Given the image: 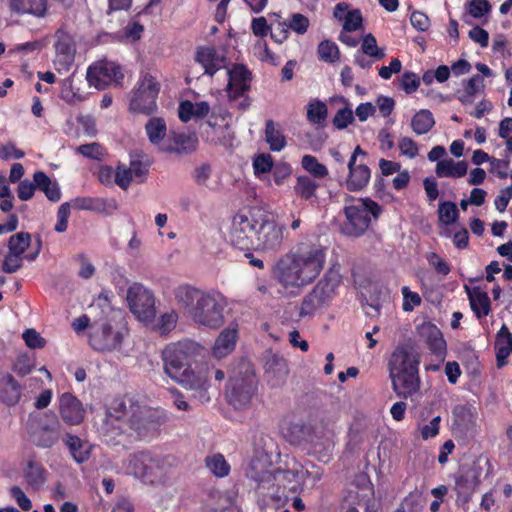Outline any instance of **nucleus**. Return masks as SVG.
<instances>
[{
	"label": "nucleus",
	"mask_w": 512,
	"mask_h": 512,
	"mask_svg": "<svg viewBox=\"0 0 512 512\" xmlns=\"http://www.w3.org/2000/svg\"><path fill=\"white\" fill-rule=\"evenodd\" d=\"M322 468L313 463L304 466L295 458L286 467L274 468L270 456L258 452L250 461L246 475L255 482L256 493L264 499H287L289 493H300L305 485L315 487L323 477Z\"/></svg>",
	"instance_id": "obj_1"
},
{
	"label": "nucleus",
	"mask_w": 512,
	"mask_h": 512,
	"mask_svg": "<svg viewBox=\"0 0 512 512\" xmlns=\"http://www.w3.org/2000/svg\"><path fill=\"white\" fill-rule=\"evenodd\" d=\"M165 422L164 414L141 405L134 397L113 399L105 407V415L98 430L107 443H118V437L133 430L140 438L154 437Z\"/></svg>",
	"instance_id": "obj_2"
},
{
	"label": "nucleus",
	"mask_w": 512,
	"mask_h": 512,
	"mask_svg": "<svg viewBox=\"0 0 512 512\" xmlns=\"http://www.w3.org/2000/svg\"><path fill=\"white\" fill-rule=\"evenodd\" d=\"M207 350L200 343L183 339L168 344L162 353L165 373L185 389L199 391L208 401L210 366L205 361Z\"/></svg>",
	"instance_id": "obj_3"
},
{
	"label": "nucleus",
	"mask_w": 512,
	"mask_h": 512,
	"mask_svg": "<svg viewBox=\"0 0 512 512\" xmlns=\"http://www.w3.org/2000/svg\"><path fill=\"white\" fill-rule=\"evenodd\" d=\"M283 238L282 227L264 210L253 207L237 213L232 219L230 241L244 256H252L250 250L272 251Z\"/></svg>",
	"instance_id": "obj_4"
},
{
	"label": "nucleus",
	"mask_w": 512,
	"mask_h": 512,
	"mask_svg": "<svg viewBox=\"0 0 512 512\" xmlns=\"http://www.w3.org/2000/svg\"><path fill=\"white\" fill-rule=\"evenodd\" d=\"M129 336V328L121 311H113L108 317L94 321L89 329L90 346L99 352L122 353Z\"/></svg>",
	"instance_id": "obj_5"
},
{
	"label": "nucleus",
	"mask_w": 512,
	"mask_h": 512,
	"mask_svg": "<svg viewBox=\"0 0 512 512\" xmlns=\"http://www.w3.org/2000/svg\"><path fill=\"white\" fill-rule=\"evenodd\" d=\"M418 365L416 354L405 347H397L391 353L388 370L393 390L397 395L407 398L418 390Z\"/></svg>",
	"instance_id": "obj_6"
},
{
	"label": "nucleus",
	"mask_w": 512,
	"mask_h": 512,
	"mask_svg": "<svg viewBox=\"0 0 512 512\" xmlns=\"http://www.w3.org/2000/svg\"><path fill=\"white\" fill-rule=\"evenodd\" d=\"M170 468L169 457H161L151 451L133 453L123 462V470L127 475L150 485L166 483L170 476Z\"/></svg>",
	"instance_id": "obj_7"
},
{
	"label": "nucleus",
	"mask_w": 512,
	"mask_h": 512,
	"mask_svg": "<svg viewBox=\"0 0 512 512\" xmlns=\"http://www.w3.org/2000/svg\"><path fill=\"white\" fill-rule=\"evenodd\" d=\"M322 268V258H279L274 275L283 286L299 288L312 282Z\"/></svg>",
	"instance_id": "obj_8"
},
{
	"label": "nucleus",
	"mask_w": 512,
	"mask_h": 512,
	"mask_svg": "<svg viewBox=\"0 0 512 512\" xmlns=\"http://www.w3.org/2000/svg\"><path fill=\"white\" fill-rule=\"evenodd\" d=\"M292 444H305L307 452L320 461H327L334 449V433L330 430L315 428L310 431L303 424H291L287 434Z\"/></svg>",
	"instance_id": "obj_9"
},
{
	"label": "nucleus",
	"mask_w": 512,
	"mask_h": 512,
	"mask_svg": "<svg viewBox=\"0 0 512 512\" xmlns=\"http://www.w3.org/2000/svg\"><path fill=\"white\" fill-rule=\"evenodd\" d=\"M383 209L370 198H358L352 200L344 208L346 221L342 230L349 236H360L370 226L371 222L377 220Z\"/></svg>",
	"instance_id": "obj_10"
},
{
	"label": "nucleus",
	"mask_w": 512,
	"mask_h": 512,
	"mask_svg": "<svg viewBox=\"0 0 512 512\" xmlns=\"http://www.w3.org/2000/svg\"><path fill=\"white\" fill-rule=\"evenodd\" d=\"M227 299L217 292H205L192 307L190 318L199 326L219 329L225 323Z\"/></svg>",
	"instance_id": "obj_11"
},
{
	"label": "nucleus",
	"mask_w": 512,
	"mask_h": 512,
	"mask_svg": "<svg viewBox=\"0 0 512 512\" xmlns=\"http://www.w3.org/2000/svg\"><path fill=\"white\" fill-rule=\"evenodd\" d=\"M160 83L150 73H141L137 87L132 93L129 110L133 113L151 115L157 111Z\"/></svg>",
	"instance_id": "obj_12"
},
{
	"label": "nucleus",
	"mask_w": 512,
	"mask_h": 512,
	"mask_svg": "<svg viewBox=\"0 0 512 512\" xmlns=\"http://www.w3.org/2000/svg\"><path fill=\"white\" fill-rule=\"evenodd\" d=\"M257 392V379L249 367L244 373L230 378L226 388L228 403L236 410H245L251 406Z\"/></svg>",
	"instance_id": "obj_13"
},
{
	"label": "nucleus",
	"mask_w": 512,
	"mask_h": 512,
	"mask_svg": "<svg viewBox=\"0 0 512 512\" xmlns=\"http://www.w3.org/2000/svg\"><path fill=\"white\" fill-rule=\"evenodd\" d=\"M126 301L130 312L141 323L152 324L156 317V298L153 292L140 283L129 285Z\"/></svg>",
	"instance_id": "obj_14"
},
{
	"label": "nucleus",
	"mask_w": 512,
	"mask_h": 512,
	"mask_svg": "<svg viewBox=\"0 0 512 512\" xmlns=\"http://www.w3.org/2000/svg\"><path fill=\"white\" fill-rule=\"evenodd\" d=\"M55 56L53 64L59 73H65L72 67L76 55V41L72 34L59 29L54 35Z\"/></svg>",
	"instance_id": "obj_15"
},
{
	"label": "nucleus",
	"mask_w": 512,
	"mask_h": 512,
	"mask_svg": "<svg viewBox=\"0 0 512 512\" xmlns=\"http://www.w3.org/2000/svg\"><path fill=\"white\" fill-rule=\"evenodd\" d=\"M86 77L90 86L101 90L113 82L118 83L123 78V74L116 63L100 60L89 66Z\"/></svg>",
	"instance_id": "obj_16"
},
{
	"label": "nucleus",
	"mask_w": 512,
	"mask_h": 512,
	"mask_svg": "<svg viewBox=\"0 0 512 512\" xmlns=\"http://www.w3.org/2000/svg\"><path fill=\"white\" fill-rule=\"evenodd\" d=\"M289 374L288 364L285 358L272 351L264 356V376L272 387L281 386Z\"/></svg>",
	"instance_id": "obj_17"
},
{
	"label": "nucleus",
	"mask_w": 512,
	"mask_h": 512,
	"mask_svg": "<svg viewBox=\"0 0 512 512\" xmlns=\"http://www.w3.org/2000/svg\"><path fill=\"white\" fill-rule=\"evenodd\" d=\"M238 338L239 324L237 321H232L216 338L212 355L217 359L225 358L234 351Z\"/></svg>",
	"instance_id": "obj_18"
},
{
	"label": "nucleus",
	"mask_w": 512,
	"mask_h": 512,
	"mask_svg": "<svg viewBox=\"0 0 512 512\" xmlns=\"http://www.w3.org/2000/svg\"><path fill=\"white\" fill-rule=\"evenodd\" d=\"M59 413L63 421L69 425H78L85 418L83 404L69 392L63 393L59 397Z\"/></svg>",
	"instance_id": "obj_19"
},
{
	"label": "nucleus",
	"mask_w": 512,
	"mask_h": 512,
	"mask_svg": "<svg viewBox=\"0 0 512 512\" xmlns=\"http://www.w3.org/2000/svg\"><path fill=\"white\" fill-rule=\"evenodd\" d=\"M70 203V207L76 210H86L106 215H112L118 210V203L113 198L101 197H76Z\"/></svg>",
	"instance_id": "obj_20"
},
{
	"label": "nucleus",
	"mask_w": 512,
	"mask_h": 512,
	"mask_svg": "<svg viewBox=\"0 0 512 512\" xmlns=\"http://www.w3.org/2000/svg\"><path fill=\"white\" fill-rule=\"evenodd\" d=\"M228 76L227 92L230 98L243 95L250 87L251 74L244 65H234L226 72Z\"/></svg>",
	"instance_id": "obj_21"
},
{
	"label": "nucleus",
	"mask_w": 512,
	"mask_h": 512,
	"mask_svg": "<svg viewBox=\"0 0 512 512\" xmlns=\"http://www.w3.org/2000/svg\"><path fill=\"white\" fill-rule=\"evenodd\" d=\"M454 426L463 432L474 431L477 427L478 410L472 403L456 405L452 411Z\"/></svg>",
	"instance_id": "obj_22"
},
{
	"label": "nucleus",
	"mask_w": 512,
	"mask_h": 512,
	"mask_svg": "<svg viewBox=\"0 0 512 512\" xmlns=\"http://www.w3.org/2000/svg\"><path fill=\"white\" fill-rule=\"evenodd\" d=\"M22 474L28 487L35 491L42 489L47 482V470L33 458L27 460Z\"/></svg>",
	"instance_id": "obj_23"
},
{
	"label": "nucleus",
	"mask_w": 512,
	"mask_h": 512,
	"mask_svg": "<svg viewBox=\"0 0 512 512\" xmlns=\"http://www.w3.org/2000/svg\"><path fill=\"white\" fill-rule=\"evenodd\" d=\"M494 349L496 365L499 369L503 368L508 364L509 356L512 355V333L505 324L496 334Z\"/></svg>",
	"instance_id": "obj_24"
},
{
	"label": "nucleus",
	"mask_w": 512,
	"mask_h": 512,
	"mask_svg": "<svg viewBox=\"0 0 512 512\" xmlns=\"http://www.w3.org/2000/svg\"><path fill=\"white\" fill-rule=\"evenodd\" d=\"M172 293L176 303L183 308L189 316L192 307H195V304L198 303L199 299L205 294L204 291L186 283L174 287Z\"/></svg>",
	"instance_id": "obj_25"
},
{
	"label": "nucleus",
	"mask_w": 512,
	"mask_h": 512,
	"mask_svg": "<svg viewBox=\"0 0 512 512\" xmlns=\"http://www.w3.org/2000/svg\"><path fill=\"white\" fill-rule=\"evenodd\" d=\"M420 335L432 353L444 356L446 353V341L440 329L432 323H424L420 327Z\"/></svg>",
	"instance_id": "obj_26"
},
{
	"label": "nucleus",
	"mask_w": 512,
	"mask_h": 512,
	"mask_svg": "<svg viewBox=\"0 0 512 512\" xmlns=\"http://www.w3.org/2000/svg\"><path fill=\"white\" fill-rule=\"evenodd\" d=\"M195 60L204 68L205 74L210 76L224 67V58L217 53L214 47L205 46L198 48Z\"/></svg>",
	"instance_id": "obj_27"
},
{
	"label": "nucleus",
	"mask_w": 512,
	"mask_h": 512,
	"mask_svg": "<svg viewBox=\"0 0 512 512\" xmlns=\"http://www.w3.org/2000/svg\"><path fill=\"white\" fill-rule=\"evenodd\" d=\"M349 174L345 180L346 188L349 191H359L367 186L371 178L369 167L360 162L357 164H347Z\"/></svg>",
	"instance_id": "obj_28"
},
{
	"label": "nucleus",
	"mask_w": 512,
	"mask_h": 512,
	"mask_svg": "<svg viewBox=\"0 0 512 512\" xmlns=\"http://www.w3.org/2000/svg\"><path fill=\"white\" fill-rule=\"evenodd\" d=\"M198 139L195 135L174 133L168 140L167 145L161 147L162 152L188 153L197 148Z\"/></svg>",
	"instance_id": "obj_29"
},
{
	"label": "nucleus",
	"mask_w": 512,
	"mask_h": 512,
	"mask_svg": "<svg viewBox=\"0 0 512 512\" xmlns=\"http://www.w3.org/2000/svg\"><path fill=\"white\" fill-rule=\"evenodd\" d=\"M470 307L478 319L486 317L491 312V301L486 291L479 287L467 289Z\"/></svg>",
	"instance_id": "obj_30"
},
{
	"label": "nucleus",
	"mask_w": 512,
	"mask_h": 512,
	"mask_svg": "<svg viewBox=\"0 0 512 512\" xmlns=\"http://www.w3.org/2000/svg\"><path fill=\"white\" fill-rule=\"evenodd\" d=\"M10 9L17 14L42 18L47 12V0H10Z\"/></svg>",
	"instance_id": "obj_31"
},
{
	"label": "nucleus",
	"mask_w": 512,
	"mask_h": 512,
	"mask_svg": "<svg viewBox=\"0 0 512 512\" xmlns=\"http://www.w3.org/2000/svg\"><path fill=\"white\" fill-rule=\"evenodd\" d=\"M145 131L150 143L157 146L160 151L163 145H167V141L164 142L167 135V125L163 118H150L145 125Z\"/></svg>",
	"instance_id": "obj_32"
},
{
	"label": "nucleus",
	"mask_w": 512,
	"mask_h": 512,
	"mask_svg": "<svg viewBox=\"0 0 512 512\" xmlns=\"http://www.w3.org/2000/svg\"><path fill=\"white\" fill-rule=\"evenodd\" d=\"M21 397V387L11 376L6 375L0 380V401L8 406L18 403Z\"/></svg>",
	"instance_id": "obj_33"
},
{
	"label": "nucleus",
	"mask_w": 512,
	"mask_h": 512,
	"mask_svg": "<svg viewBox=\"0 0 512 512\" xmlns=\"http://www.w3.org/2000/svg\"><path fill=\"white\" fill-rule=\"evenodd\" d=\"M468 165L465 161L455 162L453 159H444L436 164V175L438 177L461 178L466 175Z\"/></svg>",
	"instance_id": "obj_34"
},
{
	"label": "nucleus",
	"mask_w": 512,
	"mask_h": 512,
	"mask_svg": "<svg viewBox=\"0 0 512 512\" xmlns=\"http://www.w3.org/2000/svg\"><path fill=\"white\" fill-rule=\"evenodd\" d=\"M33 180L37 188L43 191L50 201L56 202L60 200L61 191L58 183L56 181H52L44 172H35Z\"/></svg>",
	"instance_id": "obj_35"
},
{
	"label": "nucleus",
	"mask_w": 512,
	"mask_h": 512,
	"mask_svg": "<svg viewBox=\"0 0 512 512\" xmlns=\"http://www.w3.org/2000/svg\"><path fill=\"white\" fill-rule=\"evenodd\" d=\"M265 140L270 150L274 152H279L286 146V138L279 125L273 120L266 121Z\"/></svg>",
	"instance_id": "obj_36"
},
{
	"label": "nucleus",
	"mask_w": 512,
	"mask_h": 512,
	"mask_svg": "<svg viewBox=\"0 0 512 512\" xmlns=\"http://www.w3.org/2000/svg\"><path fill=\"white\" fill-rule=\"evenodd\" d=\"M319 186V183L310 176L299 175L296 178V183L294 185V193L301 199L310 200L316 197V192Z\"/></svg>",
	"instance_id": "obj_37"
},
{
	"label": "nucleus",
	"mask_w": 512,
	"mask_h": 512,
	"mask_svg": "<svg viewBox=\"0 0 512 512\" xmlns=\"http://www.w3.org/2000/svg\"><path fill=\"white\" fill-rule=\"evenodd\" d=\"M435 125L433 114L428 109H421L413 116L411 120L412 130L417 135L427 134Z\"/></svg>",
	"instance_id": "obj_38"
},
{
	"label": "nucleus",
	"mask_w": 512,
	"mask_h": 512,
	"mask_svg": "<svg viewBox=\"0 0 512 512\" xmlns=\"http://www.w3.org/2000/svg\"><path fill=\"white\" fill-rule=\"evenodd\" d=\"M207 469L217 478H224L229 475L231 467L225 457L220 453L208 455L205 458Z\"/></svg>",
	"instance_id": "obj_39"
},
{
	"label": "nucleus",
	"mask_w": 512,
	"mask_h": 512,
	"mask_svg": "<svg viewBox=\"0 0 512 512\" xmlns=\"http://www.w3.org/2000/svg\"><path fill=\"white\" fill-rule=\"evenodd\" d=\"M65 444L77 463H83L88 459L90 453L89 445L88 443L83 442L79 437L67 435L65 438Z\"/></svg>",
	"instance_id": "obj_40"
},
{
	"label": "nucleus",
	"mask_w": 512,
	"mask_h": 512,
	"mask_svg": "<svg viewBox=\"0 0 512 512\" xmlns=\"http://www.w3.org/2000/svg\"><path fill=\"white\" fill-rule=\"evenodd\" d=\"M484 88L483 78L480 75H474L466 81L464 91L459 96V100L463 104H471L475 96Z\"/></svg>",
	"instance_id": "obj_41"
},
{
	"label": "nucleus",
	"mask_w": 512,
	"mask_h": 512,
	"mask_svg": "<svg viewBox=\"0 0 512 512\" xmlns=\"http://www.w3.org/2000/svg\"><path fill=\"white\" fill-rule=\"evenodd\" d=\"M328 110L324 102L315 99L308 103L306 117L312 124L320 125L327 118Z\"/></svg>",
	"instance_id": "obj_42"
},
{
	"label": "nucleus",
	"mask_w": 512,
	"mask_h": 512,
	"mask_svg": "<svg viewBox=\"0 0 512 512\" xmlns=\"http://www.w3.org/2000/svg\"><path fill=\"white\" fill-rule=\"evenodd\" d=\"M302 168L314 178H325L328 175L327 167L320 163L315 156L306 154L301 159Z\"/></svg>",
	"instance_id": "obj_43"
},
{
	"label": "nucleus",
	"mask_w": 512,
	"mask_h": 512,
	"mask_svg": "<svg viewBox=\"0 0 512 512\" xmlns=\"http://www.w3.org/2000/svg\"><path fill=\"white\" fill-rule=\"evenodd\" d=\"M317 54L319 60L326 63H335L340 58L338 46L330 40H324L319 43L317 47Z\"/></svg>",
	"instance_id": "obj_44"
},
{
	"label": "nucleus",
	"mask_w": 512,
	"mask_h": 512,
	"mask_svg": "<svg viewBox=\"0 0 512 512\" xmlns=\"http://www.w3.org/2000/svg\"><path fill=\"white\" fill-rule=\"evenodd\" d=\"M289 28L287 21L275 15V19L271 20L270 37L278 44H282L289 37Z\"/></svg>",
	"instance_id": "obj_45"
},
{
	"label": "nucleus",
	"mask_w": 512,
	"mask_h": 512,
	"mask_svg": "<svg viewBox=\"0 0 512 512\" xmlns=\"http://www.w3.org/2000/svg\"><path fill=\"white\" fill-rule=\"evenodd\" d=\"M31 237L29 233L20 232L9 239L10 256H20L30 245Z\"/></svg>",
	"instance_id": "obj_46"
},
{
	"label": "nucleus",
	"mask_w": 512,
	"mask_h": 512,
	"mask_svg": "<svg viewBox=\"0 0 512 512\" xmlns=\"http://www.w3.org/2000/svg\"><path fill=\"white\" fill-rule=\"evenodd\" d=\"M177 321V312L175 310H170L159 316L155 328L160 334H168L176 327Z\"/></svg>",
	"instance_id": "obj_47"
},
{
	"label": "nucleus",
	"mask_w": 512,
	"mask_h": 512,
	"mask_svg": "<svg viewBox=\"0 0 512 512\" xmlns=\"http://www.w3.org/2000/svg\"><path fill=\"white\" fill-rule=\"evenodd\" d=\"M438 215L440 222L444 225L453 224L458 217V209L456 204L450 201L440 203Z\"/></svg>",
	"instance_id": "obj_48"
},
{
	"label": "nucleus",
	"mask_w": 512,
	"mask_h": 512,
	"mask_svg": "<svg viewBox=\"0 0 512 512\" xmlns=\"http://www.w3.org/2000/svg\"><path fill=\"white\" fill-rule=\"evenodd\" d=\"M10 499L22 510L30 511L32 509V501L25 491L17 485L9 488Z\"/></svg>",
	"instance_id": "obj_49"
},
{
	"label": "nucleus",
	"mask_w": 512,
	"mask_h": 512,
	"mask_svg": "<svg viewBox=\"0 0 512 512\" xmlns=\"http://www.w3.org/2000/svg\"><path fill=\"white\" fill-rule=\"evenodd\" d=\"M361 50L363 54L373 57L376 60H380L385 56L384 50L378 48L376 38L370 33L364 36Z\"/></svg>",
	"instance_id": "obj_50"
},
{
	"label": "nucleus",
	"mask_w": 512,
	"mask_h": 512,
	"mask_svg": "<svg viewBox=\"0 0 512 512\" xmlns=\"http://www.w3.org/2000/svg\"><path fill=\"white\" fill-rule=\"evenodd\" d=\"M273 159L269 154H260L253 161L255 175L262 179L273 169Z\"/></svg>",
	"instance_id": "obj_51"
},
{
	"label": "nucleus",
	"mask_w": 512,
	"mask_h": 512,
	"mask_svg": "<svg viewBox=\"0 0 512 512\" xmlns=\"http://www.w3.org/2000/svg\"><path fill=\"white\" fill-rule=\"evenodd\" d=\"M286 21L289 31L291 30L298 35L305 34L310 25L309 19L301 13H293Z\"/></svg>",
	"instance_id": "obj_52"
},
{
	"label": "nucleus",
	"mask_w": 512,
	"mask_h": 512,
	"mask_svg": "<svg viewBox=\"0 0 512 512\" xmlns=\"http://www.w3.org/2000/svg\"><path fill=\"white\" fill-rule=\"evenodd\" d=\"M353 121L354 115L352 108L349 105H346L337 111L332 123L337 129L342 130L347 128Z\"/></svg>",
	"instance_id": "obj_53"
},
{
	"label": "nucleus",
	"mask_w": 512,
	"mask_h": 512,
	"mask_svg": "<svg viewBox=\"0 0 512 512\" xmlns=\"http://www.w3.org/2000/svg\"><path fill=\"white\" fill-rule=\"evenodd\" d=\"M441 417L435 416L428 423L419 425L418 430L423 440L434 438L439 434Z\"/></svg>",
	"instance_id": "obj_54"
},
{
	"label": "nucleus",
	"mask_w": 512,
	"mask_h": 512,
	"mask_svg": "<svg viewBox=\"0 0 512 512\" xmlns=\"http://www.w3.org/2000/svg\"><path fill=\"white\" fill-rule=\"evenodd\" d=\"M333 289L334 287L330 283L320 281L312 292H317V300H319V304L323 307L332 299Z\"/></svg>",
	"instance_id": "obj_55"
},
{
	"label": "nucleus",
	"mask_w": 512,
	"mask_h": 512,
	"mask_svg": "<svg viewBox=\"0 0 512 512\" xmlns=\"http://www.w3.org/2000/svg\"><path fill=\"white\" fill-rule=\"evenodd\" d=\"M70 209L71 207L69 202L62 203L59 206L57 211V222L54 227L55 231L59 233L66 231L68 226V218L70 216Z\"/></svg>",
	"instance_id": "obj_56"
},
{
	"label": "nucleus",
	"mask_w": 512,
	"mask_h": 512,
	"mask_svg": "<svg viewBox=\"0 0 512 512\" xmlns=\"http://www.w3.org/2000/svg\"><path fill=\"white\" fill-rule=\"evenodd\" d=\"M44 430H48V428H45ZM49 434L48 435H41L38 439L37 445L42 448H50L52 447L59 438V423L58 421H55V423L49 428Z\"/></svg>",
	"instance_id": "obj_57"
},
{
	"label": "nucleus",
	"mask_w": 512,
	"mask_h": 512,
	"mask_svg": "<svg viewBox=\"0 0 512 512\" xmlns=\"http://www.w3.org/2000/svg\"><path fill=\"white\" fill-rule=\"evenodd\" d=\"M321 307L319 300H317V292H311L303 300L300 315H312Z\"/></svg>",
	"instance_id": "obj_58"
},
{
	"label": "nucleus",
	"mask_w": 512,
	"mask_h": 512,
	"mask_svg": "<svg viewBox=\"0 0 512 512\" xmlns=\"http://www.w3.org/2000/svg\"><path fill=\"white\" fill-rule=\"evenodd\" d=\"M362 15L360 10H351L347 17L344 19L343 28L346 31H357L362 28Z\"/></svg>",
	"instance_id": "obj_59"
},
{
	"label": "nucleus",
	"mask_w": 512,
	"mask_h": 512,
	"mask_svg": "<svg viewBox=\"0 0 512 512\" xmlns=\"http://www.w3.org/2000/svg\"><path fill=\"white\" fill-rule=\"evenodd\" d=\"M403 295V310L412 311L414 307L421 303V298L418 293L410 291L409 287L403 286L401 289Z\"/></svg>",
	"instance_id": "obj_60"
},
{
	"label": "nucleus",
	"mask_w": 512,
	"mask_h": 512,
	"mask_svg": "<svg viewBox=\"0 0 512 512\" xmlns=\"http://www.w3.org/2000/svg\"><path fill=\"white\" fill-rule=\"evenodd\" d=\"M132 180L133 177L130 169L119 165L115 170V184H117L121 189L126 190L130 186Z\"/></svg>",
	"instance_id": "obj_61"
},
{
	"label": "nucleus",
	"mask_w": 512,
	"mask_h": 512,
	"mask_svg": "<svg viewBox=\"0 0 512 512\" xmlns=\"http://www.w3.org/2000/svg\"><path fill=\"white\" fill-rule=\"evenodd\" d=\"M23 340L29 348L37 349L42 348L45 345V340L41 335L34 329H27L22 334Z\"/></svg>",
	"instance_id": "obj_62"
},
{
	"label": "nucleus",
	"mask_w": 512,
	"mask_h": 512,
	"mask_svg": "<svg viewBox=\"0 0 512 512\" xmlns=\"http://www.w3.org/2000/svg\"><path fill=\"white\" fill-rule=\"evenodd\" d=\"M271 172L275 184L282 185L284 181L291 175L292 168L287 163H281L275 165Z\"/></svg>",
	"instance_id": "obj_63"
},
{
	"label": "nucleus",
	"mask_w": 512,
	"mask_h": 512,
	"mask_svg": "<svg viewBox=\"0 0 512 512\" xmlns=\"http://www.w3.org/2000/svg\"><path fill=\"white\" fill-rule=\"evenodd\" d=\"M129 169L133 180L137 182H143L149 171L148 165L138 159L131 160Z\"/></svg>",
	"instance_id": "obj_64"
}]
</instances>
